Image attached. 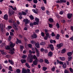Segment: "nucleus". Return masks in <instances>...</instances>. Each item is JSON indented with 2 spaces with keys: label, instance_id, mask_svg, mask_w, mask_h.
Here are the masks:
<instances>
[{
  "label": "nucleus",
  "instance_id": "1",
  "mask_svg": "<svg viewBox=\"0 0 73 73\" xmlns=\"http://www.w3.org/2000/svg\"><path fill=\"white\" fill-rule=\"evenodd\" d=\"M33 56L32 54H29L28 55V57L27 59L28 60H29V62L30 63L32 62L33 61Z\"/></svg>",
  "mask_w": 73,
  "mask_h": 73
},
{
  "label": "nucleus",
  "instance_id": "2",
  "mask_svg": "<svg viewBox=\"0 0 73 73\" xmlns=\"http://www.w3.org/2000/svg\"><path fill=\"white\" fill-rule=\"evenodd\" d=\"M14 12H15V11H13L12 10H9V16H11L12 15H13V14L14 13Z\"/></svg>",
  "mask_w": 73,
  "mask_h": 73
},
{
  "label": "nucleus",
  "instance_id": "3",
  "mask_svg": "<svg viewBox=\"0 0 73 73\" xmlns=\"http://www.w3.org/2000/svg\"><path fill=\"white\" fill-rule=\"evenodd\" d=\"M31 36L32 37V39H33V38H36L37 37V34L35 33H34Z\"/></svg>",
  "mask_w": 73,
  "mask_h": 73
},
{
  "label": "nucleus",
  "instance_id": "4",
  "mask_svg": "<svg viewBox=\"0 0 73 73\" xmlns=\"http://www.w3.org/2000/svg\"><path fill=\"white\" fill-rule=\"evenodd\" d=\"M35 51L36 53V56L37 57H39L40 56V53H39V51L37 49V48H35Z\"/></svg>",
  "mask_w": 73,
  "mask_h": 73
},
{
  "label": "nucleus",
  "instance_id": "5",
  "mask_svg": "<svg viewBox=\"0 0 73 73\" xmlns=\"http://www.w3.org/2000/svg\"><path fill=\"white\" fill-rule=\"evenodd\" d=\"M23 22L25 23V24L27 25V24L29 23V21H28V19H26L23 20Z\"/></svg>",
  "mask_w": 73,
  "mask_h": 73
},
{
  "label": "nucleus",
  "instance_id": "6",
  "mask_svg": "<svg viewBox=\"0 0 73 73\" xmlns=\"http://www.w3.org/2000/svg\"><path fill=\"white\" fill-rule=\"evenodd\" d=\"M15 48H13L12 49H11L10 50L11 52H10V53L12 55L14 54V53H15V52H14V51H15Z\"/></svg>",
  "mask_w": 73,
  "mask_h": 73
},
{
  "label": "nucleus",
  "instance_id": "7",
  "mask_svg": "<svg viewBox=\"0 0 73 73\" xmlns=\"http://www.w3.org/2000/svg\"><path fill=\"white\" fill-rule=\"evenodd\" d=\"M62 45H63V44L62 43H61L59 44H58L56 45V46L58 48H60L62 46Z\"/></svg>",
  "mask_w": 73,
  "mask_h": 73
},
{
  "label": "nucleus",
  "instance_id": "8",
  "mask_svg": "<svg viewBox=\"0 0 73 73\" xmlns=\"http://www.w3.org/2000/svg\"><path fill=\"white\" fill-rule=\"evenodd\" d=\"M11 44L9 46L10 48H13L14 46H15V43H13L11 42Z\"/></svg>",
  "mask_w": 73,
  "mask_h": 73
},
{
  "label": "nucleus",
  "instance_id": "9",
  "mask_svg": "<svg viewBox=\"0 0 73 73\" xmlns=\"http://www.w3.org/2000/svg\"><path fill=\"white\" fill-rule=\"evenodd\" d=\"M35 45L37 48H40V44L38 42L37 43H35Z\"/></svg>",
  "mask_w": 73,
  "mask_h": 73
},
{
  "label": "nucleus",
  "instance_id": "10",
  "mask_svg": "<svg viewBox=\"0 0 73 73\" xmlns=\"http://www.w3.org/2000/svg\"><path fill=\"white\" fill-rule=\"evenodd\" d=\"M4 19L6 20H7L8 19V16L7 14H5L4 16Z\"/></svg>",
  "mask_w": 73,
  "mask_h": 73
},
{
  "label": "nucleus",
  "instance_id": "11",
  "mask_svg": "<svg viewBox=\"0 0 73 73\" xmlns=\"http://www.w3.org/2000/svg\"><path fill=\"white\" fill-rule=\"evenodd\" d=\"M73 15V14L71 13H68L67 14V17L68 18L70 19L72 18V16Z\"/></svg>",
  "mask_w": 73,
  "mask_h": 73
},
{
  "label": "nucleus",
  "instance_id": "12",
  "mask_svg": "<svg viewBox=\"0 0 73 73\" xmlns=\"http://www.w3.org/2000/svg\"><path fill=\"white\" fill-rule=\"evenodd\" d=\"M22 72V73H27V70L25 68H23Z\"/></svg>",
  "mask_w": 73,
  "mask_h": 73
},
{
  "label": "nucleus",
  "instance_id": "13",
  "mask_svg": "<svg viewBox=\"0 0 73 73\" xmlns=\"http://www.w3.org/2000/svg\"><path fill=\"white\" fill-rule=\"evenodd\" d=\"M49 48H50L52 50H54V47H53V45H52V44H50V45H49Z\"/></svg>",
  "mask_w": 73,
  "mask_h": 73
},
{
  "label": "nucleus",
  "instance_id": "14",
  "mask_svg": "<svg viewBox=\"0 0 73 73\" xmlns=\"http://www.w3.org/2000/svg\"><path fill=\"white\" fill-rule=\"evenodd\" d=\"M8 62L9 63H10L11 64V65H13V64H14V62H13V61H12V60L9 59Z\"/></svg>",
  "mask_w": 73,
  "mask_h": 73
},
{
  "label": "nucleus",
  "instance_id": "15",
  "mask_svg": "<svg viewBox=\"0 0 73 73\" xmlns=\"http://www.w3.org/2000/svg\"><path fill=\"white\" fill-rule=\"evenodd\" d=\"M38 9H36V10L34 9H33L32 11L34 13H36V14H37V13H38Z\"/></svg>",
  "mask_w": 73,
  "mask_h": 73
},
{
  "label": "nucleus",
  "instance_id": "16",
  "mask_svg": "<svg viewBox=\"0 0 73 73\" xmlns=\"http://www.w3.org/2000/svg\"><path fill=\"white\" fill-rule=\"evenodd\" d=\"M0 27L1 28V32H3V24H1L0 25Z\"/></svg>",
  "mask_w": 73,
  "mask_h": 73
},
{
  "label": "nucleus",
  "instance_id": "17",
  "mask_svg": "<svg viewBox=\"0 0 73 73\" xmlns=\"http://www.w3.org/2000/svg\"><path fill=\"white\" fill-rule=\"evenodd\" d=\"M17 41L16 42V44H18L19 43H21V40H19L18 38L17 39Z\"/></svg>",
  "mask_w": 73,
  "mask_h": 73
},
{
  "label": "nucleus",
  "instance_id": "18",
  "mask_svg": "<svg viewBox=\"0 0 73 73\" xmlns=\"http://www.w3.org/2000/svg\"><path fill=\"white\" fill-rule=\"evenodd\" d=\"M0 51L1 52V53L3 55H6L7 54V53L5 52H4L3 51L0 50Z\"/></svg>",
  "mask_w": 73,
  "mask_h": 73
},
{
  "label": "nucleus",
  "instance_id": "19",
  "mask_svg": "<svg viewBox=\"0 0 73 73\" xmlns=\"http://www.w3.org/2000/svg\"><path fill=\"white\" fill-rule=\"evenodd\" d=\"M37 61L38 60H34L33 61V64L34 65H37Z\"/></svg>",
  "mask_w": 73,
  "mask_h": 73
},
{
  "label": "nucleus",
  "instance_id": "20",
  "mask_svg": "<svg viewBox=\"0 0 73 73\" xmlns=\"http://www.w3.org/2000/svg\"><path fill=\"white\" fill-rule=\"evenodd\" d=\"M62 68L63 69H65L66 68V63L64 62L63 64Z\"/></svg>",
  "mask_w": 73,
  "mask_h": 73
},
{
  "label": "nucleus",
  "instance_id": "21",
  "mask_svg": "<svg viewBox=\"0 0 73 73\" xmlns=\"http://www.w3.org/2000/svg\"><path fill=\"white\" fill-rule=\"evenodd\" d=\"M22 64H24V63H25L26 62V60L25 59H22L21 60Z\"/></svg>",
  "mask_w": 73,
  "mask_h": 73
},
{
  "label": "nucleus",
  "instance_id": "22",
  "mask_svg": "<svg viewBox=\"0 0 73 73\" xmlns=\"http://www.w3.org/2000/svg\"><path fill=\"white\" fill-rule=\"evenodd\" d=\"M67 54L68 56H71L72 55V52H68L67 53Z\"/></svg>",
  "mask_w": 73,
  "mask_h": 73
},
{
  "label": "nucleus",
  "instance_id": "23",
  "mask_svg": "<svg viewBox=\"0 0 73 73\" xmlns=\"http://www.w3.org/2000/svg\"><path fill=\"white\" fill-rule=\"evenodd\" d=\"M48 21L50 23H52V22H53V19L51 18H50L48 19Z\"/></svg>",
  "mask_w": 73,
  "mask_h": 73
},
{
  "label": "nucleus",
  "instance_id": "24",
  "mask_svg": "<svg viewBox=\"0 0 73 73\" xmlns=\"http://www.w3.org/2000/svg\"><path fill=\"white\" fill-rule=\"evenodd\" d=\"M52 52H50L48 53V56L50 57H52Z\"/></svg>",
  "mask_w": 73,
  "mask_h": 73
},
{
  "label": "nucleus",
  "instance_id": "25",
  "mask_svg": "<svg viewBox=\"0 0 73 73\" xmlns=\"http://www.w3.org/2000/svg\"><path fill=\"white\" fill-rule=\"evenodd\" d=\"M59 58L61 61H64L65 60V58L64 57H60Z\"/></svg>",
  "mask_w": 73,
  "mask_h": 73
},
{
  "label": "nucleus",
  "instance_id": "26",
  "mask_svg": "<svg viewBox=\"0 0 73 73\" xmlns=\"http://www.w3.org/2000/svg\"><path fill=\"white\" fill-rule=\"evenodd\" d=\"M33 58L34 59H35V61H38V59H37V58L36 57V56L34 55L33 56Z\"/></svg>",
  "mask_w": 73,
  "mask_h": 73
},
{
  "label": "nucleus",
  "instance_id": "27",
  "mask_svg": "<svg viewBox=\"0 0 73 73\" xmlns=\"http://www.w3.org/2000/svg\"><path fill=\"white\" fill-rule=\"evenodd\" d=\"M25 65L28 68H30V66H29V65L28 63L26 62L25 63Z\"/></svg>",
  "mask_w": 73,
  "mask_h": 73
},
{
  "label": "nucleus",
  "instance_id": "28",
  "mask_svg": "<svg viewBox=\"0 0 73 73\" xmlns=\"http://www.w3.org/2000/svg\"><path fill=\"white\" fill-rule=\"evenodd\" d=\"M35 21L37 23H39V19L37 18H36L35 19Z\"/></svg>",
  "mask_w": 73,
  "mask_h": 73
},
{
  "label": "nucleus",
  "instance_id": "29",
  "mask_svg": "<svg viewBox=\"0 0 73 73\" xmlns=\"http://www.w3.org/2000/svg\"><path fill=\"white\" fill-rule=\"evenodd\" d=\"M40 45H43V46H44V45H45V42H42L40 44Z\"/></svg>",
  "mask_w": 73,
  "mask_h": 73
},
{
  "label": "nucleus",
  "instance_id": "30",
  "mask_svg": "<svg viewBox=\"0 0 73 73\" xmlns=\"http://www.w3.org/2000/svg\"><path fill=\"white\" fill-rule=\"evenodd\" d=\"M29 17L31 20H34V17H33V16H32V15H31Z\"/></svg>",
  "mask_w": 73,
  "mask_h": 73
},
{
  "label": "nucleus",
  "instance_id": "31",
  "mask_svg": "<svg viewBox=\"0 0 73 73\" xmlns=\"http://www.w3.org/2000/svg\"><path fill=\"white\" fill-rule=\"evenodd\" d=\"M66 52V50L65 49H63V50H62L61 53H64Z\"/></svg>",
  "mask_w": 73,
  "mask_h": 73
},
{
  "label": "nucleus",
  "instance_id": "32",
  "mask_svg": "<svg viewBox=\"0 0 73 73\" xmlns=\"http://www.w3.org/2000/svg\"><path fill=\"white\" fill-rule=\"evenodd\" d=\"M12 69V66H9V70H10V71H13V70Z\"/></svg>",
  "mask_w": 73,
  "mask_h": 73
},
{
  "label": "nucleus",
  "instance_id": "33",
  "mask_svg": "<svg viewBox=\"0 0 73 73\" xmlns=\"http://www.w3.org/2000/svg\"><path fill=\"white\" fill-rule=\"evenodd\" d=\"M31 44H36V42L34 41L33 40H31Z\"/></svg>",
  "mask_w": 73,
  "mask_h": 73
},
{
  "label": "nucleus",
  "instance_id": "34",
  "mask_svg": "<svg viewBox=\"0 0 73 73\" xmlns=\"http://www.w3.org/2000/svg\"><path fill=\"white\" fill-rule=\"evenodd\" d=\"M16 72H17V73H20V72H21V70H20V69H18L16 70Z\"/></svg>",
  "mask_w": 73,
  "mask_h": 73
},
{
  "label": "nucleus",
  "instance_id": "35",
  "mask_svg": "<svg viewBox=\"0 0 73 73\" xmlns=\"http://www.w3.org/2000/svg\"><path fill=\"white\" fill-rule=\"evenodd\" d=\"M33 23L34 24V25H38V23L37 22H34Z\"/></svg>",
  "mask_w": 73,
  "mask_h": 73
},
{
  "label": "nucleus",
  "instance_id": "36",
  "mask_svg": "<svg viewBox=\"0 0 73 73\" xmlns=\"http://www.w3.org/2000/svg\"><path fill=\"white\" fill-rule=\"evenodd\" d=\"M44 61L45 62V63L46 64H49V62L48 61V60L47 59H45Z\"/></svg>",
  "mask_w": 73,
  "mask_h": 73
},
{
  "label": "nucleus",
  "instance_id": "37",
  "mask_svg": "<svg viewBox=\"0 0 73 73\" xmlns=\"http://www.w3.org/2000/svg\"><path fill=\"white\" fill-rule=\"evenodd\" d=\"M64 73H69V71L67 69H65L64 71Z\"/></svg>",
  "mask_w": 73,
  "mask_h": 73
},
{
  "label": "nucleus",
  "instance_id": "38",
  "mask_svg": "<svg viewBox=\"0 0 73 73\" xmlns=\"http://www.w3.org/2000/svg\"><path fill=\"white\" fill-rule=\"evenodd\" d=\"M6 45V44H5V43H3L1 45V47H3V46H5Z\"/></svg>",
  "mask_w": 73,
  "mask_h": 73
},
{
  "label": "nucleus",
  "instance_id": "39",
  "mask_svg": "<svg viewBox=\"0 0 73 73\" xmlns=\"http://www.w3.org/2000/svg\"><path fill=\"white\" fill-rule=\"evenodd\" d=\"M42 69L44 71H46V70L47 69V68L45 67H43L42 68Z\"/></svg>",
  "mask_w": 73,
  "mask_h": 73
},
{
  "label": "nucleus",
  "instance_id": "40",
  "mask_svg": "<svg viewBox=\"0 0 73 73\" xmlns=\"http://www.w3.org/2000/svg\"><path fill=\"white\" fill-rule=\"evenodd\" d=\"M60 1H61L62 3H66V0H60Z\"/></svg>",
  "mask_w": 73,
  "mask_h": 73
},
{
  "label": "nucleus",
  "instance_id": "41",
  "mask_svg": "<svg viewBox=\"0 0 73 73\" xmlns=\"http://www.w3.org/2000/svg\"><path fill=\"white\" fill-rule=\"evenodd\" d=\"M27 57V55H24L22 56V58L23 59H25Z\"/></svg>",
  "mask_w": 73,
  "mask_h": 73
},
{
  "label": "nucleus",
  "instance_id": "42",
  "mask_svg": "<svg viewBox=\"0 0 73 73\" xmlns=\"http://www.w3.org/2000/svg\"><path fill=\"white\" fill-rule=\"evenodd\" d=\"M5 48L6 49H8L9 50L10 49V46H7L5 47Z\"/></svg>",
  "mask_w": 73,
  "mask_h": 73
},
{
  "label": "nucleus",
  "instance_id": "43",
  "mask_svg": "<svg viewBox=\"0 0 73 73\" xmlns=\"http://www.w3.org/2000/svg\"><path fill=\"white\" fill-rule=\"evenodd\" d=\"M33 25H34L33 23L31 22L30 23V27H33Z\"/></svg>",
  "mask_w": 73,
  "mask_h": 73
},
{
  "label": "nucleus",
  "instance_id": "44",
  "mask_svg": "<svg viewBox=\"0 0 73 73\" xmlns=\"http://www.w3.org/2000/svg\"><path fill=\"white\" fill-rule=\"evenodd\" d=\"M35 31L36 33H38L40 32V30L39 29H36L35 30Z\"/></svg>",
  "mask_w": 73,
  "mask_h": 73
},
{
  "label": "nucleus",
  "instance_id": "45",
  "mask_svg": "<svg viewBox=\"0 0 73 73\" xmlns=\"http://www.w3.org/2000/svg\"><path fill=\"white\" fill-rule=\"evenodd\" d=\"M72 57L71 56L68 57V61H70V60H72Z\"/></svg>",
  "mask_w": 73,
  "mask_h": 73
},
{
  "label": "nucleus",
  "instance_id": "46",
  "mask_svg": "<svg viewBox=\"0 0 73 73\" xmlns=\"http://www.w3.org/2000/svg\"><path fill=\"white\" fill-rule=\"evenodd\" d=\"M69 70H70V71L72 73H73V69H72V68H69Z\"/></svg>",
  "mask_w": 73,
  "mask_h": 73
},
{
  "label": "nucleus",
  "instance_id": "47",
  "mask_svg": "<svg viewBox=\"0 0 73 73\" xmlns=\"http://www.w3.org/2000/svg\"><path fill=\"white\" fill-rule=\"evenodd\" d=\"M51 35L52 37H53V36H56V35L54 34V33L53 32H52L51 34Z\"/></svg>",
  "mask_w": 73,
  "mask_h": 73
},
{
  "label": "nucleus",
  "instance_id": "48",
  "mask_svg": "<svg viewBox=\"0 0 73 73\" xmlns=\"http://www.w3.org/2000/svg\"><path fill=\"white\" fill-rule=\"evenodd\" d=\"M28 46L29 48H32V44H28Z\"/></svg>",
  "mask_w": 73,
  "mask_h": 73
},
{
  "label": "nucleus",
  "instance_id": "49",
  "mask_svg": "<svg viewBox=\"0 0 73 73\" xmlns=\"http://www.w3.org/2000/svg\"><path fill=\"white\" fill-rule=\"evenodd\" d=\"M41 35L43 37H44V36H45V34H44V33L43 32H42L41 33Z\"/></svg>",
  "mask_w": 73,
  "mask_h": 73
},
{
  "label": "nucleus",
  "instance_id": "50",
  "mask_svg": "<svg viewBox=\"0 0 73 73\" xmlns=\"http://www.w3.org/2000/svg\"><path fill=\"white\" fill-rule=\"evenodd\" d=\"M33 2L35 4L37 3V0H33Z\"/></svg>",
  "mask_w": 73,
  "mask_h": 73
},
{
  "label": "nucleus",
  "instance_id": "51",
  "mask_svg": "<svg viewBox=\"0 0 73 73\" xmlns=\"http://www.w3.org/2000/svg\"><path fill=\"white\" fill-rule=\"evenodd\" d=\"M45 34H46V36L47 37H49V33H45Z\"/></svg>",
  "mask_w": 73,
  "mask_h": 73
},
{
  "label": "nucleus",
  "instance_id": "52",
  "mask_svg": "<svg viewBox=\"0 0 73 73\" xmlns=\"http://www.w3.org/2000/svg\"><path fill=\"white\" fill-rule=\"evenodd\" d=\"M44 32H45V34L48 33V30L47 29H45L44 30Z\"/></svg>",
  "mask_w": 73,
  "mask_h": 73
},
{
  "label": "nucleus",
  "instance_id": "53",
  "mask_svg": "<svg viewBox=\"0 0 73 73\" xmlns=\"http://www.w3.org/2000/svg\"><path fill=\"white\" fill-rule=\"evenodd\" d=\"M22 13L23 15H27V13H25V12L23 11Z\"/></svg>",
  "mask_w": 73,
  "mask_h": 73
},
{
  "label": "nucleus",
  "instance_id": "54",
  "mask_svg": "<svg viewBox=\"0 0 73 73\" xmlns=\"http://www.w3.org/2000/svg\"><path fill=\"white\" fill-rule=\"evenodd\" d=\"M56 26L57 27V28H59L60 26H59V24H58V23H57Z\"/></svg>",
  "mask_w": 73,
  "mask_h": 73
},
{
  "label": "nucleus",
  "instance_id": "55",
  "mask_svg": "<svg viewBox=\"0 0 73 73\" xmlns=\"http://www.w3.org/2000/svg\"><path fill=\"white\" fill-rule=\"evenodd\" d=\"M49 25L50 28H52L53 27V25L51 24H49Z\"/></svg>",
  "mask_w": 73,
  "mask_h": 73
},
{
  "label": "nucleus",
  "instance_id": "56",
  "mask_svg": "<svg viewBox=\"0 0 73 73\" xmlns=\"http://www.w3.org/2000/svg\"><path fill=\"white\" fill-rule=\"evenodd\" d=\"M39 62H43V59H40L39 60Z\"/></svg>",
  "mask_w": 73,
  "mask_h": 73
},
{
  "label": "nucleus",
  "instance_id": "57",
  "mask_svg": "<svg viewBox=\"0 0 73 73\" xmlns=\"http://www.w3.org/2000/svg\"><path fill=\"white\" fill-rule=\"evenodd\" d=\"M60 15H62L64 13V11H61L60 12Z\"/></svg>",
  "mask_w": 73,
  "mask_h": 73
},
{
  "label": "nucleus",
  "instance_id": "58",
  "mask_svg": "<svg viewBox=\"0 0 73 73\" xmlns=\"http://www.w3.org/2000/svg\"><path fill=\"white\" fill-rule=\"evenodd\" d=\"M12 9H13V10H14V11H16V10H17V9L16 7H14V8L13 7Z\"/></svg>",
  "mask_w": 73,
  "mask_h": 73
},
{
  "label": "nucleus",
  "instance_id": "59",
  "mask_svg": "<svg viewBox=\"0 0 73 73\" xmlns=\"http://www.w3.org/2000/svg\"><path fill=\"white\" fill-rule=\"evenodd\" d=\"M63 63L64 62H62L61 61H60L59 64L60 65H63V64H64Z\"/></svg>",
  "mask_w": 73,
  "mask_h": 73
},
{
  "label": "nucleus",
  "instance_id": "60",
  "mask_svg": "<svg viewBox=\"0 0 73 73\" xmlns=\"http://www.w3.org/2000/svg\"><path fill=\"white\" fill-rule=\"evenodd\" d=\"M10 34L11 36H13L14 34H13V33L12 32H10Z\"/></svg>",
  "mask_w": 73,
  "mask_h": 73
},
{
  "label": "nucleus",
  "instance_id": "61",
  "mask_svg": "<svg viewBox=\"0 0 73 73\" xmlns=\"http://www.w3.org/2000/svg\"><path fill=\"white\" fill-rule=\"evenodd\" d=\"M46 13L48 15H50V13H49V12L48 11H46Z\"/></svg>",
  "mask_w": 73,
  "mask_h": 73
},
{
  "label": "nucleus",
  "instance_id": "62",
  "mask_svg": "<svg viewBox=\"0 0 73 73\" xmlns=\"http://www.w3.org/2000/svg\"><path fill=\"white\" fill-rule=\"evenodd\" d=\"M52 70L53 71V72H54V70H55V68L53 67L52 68Z\"/></svg>",
  "mask_w": 73,
  "mask_h": 73
},
{
  "label": "nucleus",
  "instance_id": "63",
  "mask_svg": "<svg viewBox=\"0 0 73 73\" xmlns=\"http://www.w3.org/2000/svg\"><path fill=\"white\" fill-rule=\"evenodd\" d=\"M7 28L8 29H11L12 28V26H8Z\"/></svg>",
  "mask_w": 73,
  "mask_h": 73
},
{
  "label": "nucleus",
  "instance_id": "64",
  "mask_svg": "<svg viewBox=\"0 0 73 73\" xmlns=\"http://www.w3.org/2000/svg\"><path fill=\"white\" fill-rule=\"evenodd\" d=\"M48 37L47 36H45L44 37V40H47Z\"/></svg>",
  "mask_w": 73,
  "mask_h": 73
}]
</instances>
